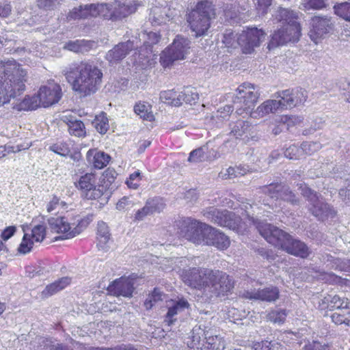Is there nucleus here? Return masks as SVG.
I'll return each instance as SVG.
<instances>
[{"instance_id": "nucleus-1", "label": "nucleus", "mask_w": 350, "mask_h": 350, "mask_svg": "<svg viewBox=\"0 0 350 350\" xmlns=\"http://www.w3.org/2000/svg\"><path fill=\"white\" fill-rule=\"evenodd\" d=\"M63 74L72 90L79 97H86L96 93L101 86L103 74L92 61L73 62L63 70Z\"/></svg>"}, {"instance_id": "nucleus-2", "label": "nucleus", "mask_w": 350, "mask_h": 350, "mask_svg": "<svg viewBox=\"0 0 350 350\" xmlns=\"http://www.w3.org/2000/svg\"><path fill=\"white\" fill-rule=\"evenodd\" d=\"M250 225H254L265 239L270 244L282 249L288 254L301 258H307L311 250L303 241L294 239L290 234L278 227L246 214Z\"/></svg>"}, {"instance_id": "nucleus-3", "label": "nucleus", "mask_w": 350, "mask_h": 350, "mask_svg": "<svg viewBox=\"0 0 350 350\" xmlns=\"http://www.w3.org/2000/svg\"><path fill=\"white\" fill-rule=\"evenodd\" d=\"M27 72L15 61L0 62V106L19 96L25 89Z\"/></svg>"}, {"instance_id": "nucleus-4", "label": "nucleus", "mask_w": 350, "mask_h": 350, "mask_svg": "<svg viewBox=\"0 0 350 350\" xmlns=\"http://www.w3.org/2000/svg\"><path fill=\"white\" fill-rule=\"evenodd\" d=\"M215 8L208 0L198 1L195 8L189 13L187 21L195 37L206 34L211 21L215 18Z\"/></svg>"}, {"instance_id": "nucleus-5", "label": "nucleus", "mask_w": 350, "mask_h": 350, "mask_svg": "<svg viewBox=\"0 0 350 350\" xmlns=\"http://www.w3.org/2000/svg\"><path fill=\"white\" fill-rule=\"evenodd\" d=\"M209 276L203 295H201L204 302L211 303L219 297H224L234 287L232 279L225 272L212 269Z\"/></svg>"}, {"instance_id": "nucleus-6", "label": "nucleus", "mask_w": 350, "mask_h": 350, "mask_svg": "<svg viewBox=\"0 0 350 350\" xmlns=\"http://www.w3.org/2000/svg\"><path fill=\"white\" fill-rule=\"evenodd\" d=\"M190 49V41L183 36H177L173 43L163 51L160 57L161 65L166 68L174 62L184 59Z\"/></svg>"}, {"instance_id": "nucleus-7", "label": "nucleus", "mask_w": 350, "mask_h": 350, "mask_svg": "<svg viewBox=\"0 0 350 350\" xmlns=\"http://www.w3.org/2000/svg\"><path fill=\"white\" fill-rule=\"evenodd\" d=\"M48 223L52 232L62 234L57 237L56 240L73 238L82 231L81 222L73 227L75 224H70L65 217H51L48 219Z\"/></svg>"}, {"instance_id": "nucleus-8", "label": "nucleus", "mask_w": 350, "mask_h": 350, "mask_svg": "<svg viewBox=\"0 0 350 350\" xmlns=\"http://www.w3.org/2000/svg\"><path fill=\"white\" fill-rule=\"evenodd\" d=\"M237 91L238 93L234 100V105L243 103L241 106L243 107V111H246L247 113H250L260 96L258 87L250 83H243L239 86Z\"/></svg>"}, {"instance_id": "nucleus-9", "label": "nucleus", "mask_w": 350, "mask_h": 350, "mask_svg": "<svg viewBox=\"0 0 350 350\" xmlns=\"http://www.w3.org/2000/svg\"><path fill=\"white\" fill-rule=\"evenodd\" d=\"M212 269L201 267H193L183 272V278L185 283L191 288L201 291L203 295L205 286L208 283L209 274Z\"/></svg>"}, {"instance_id": "nucleus-10", "label": "nucleus", "mask_w": 350, "mask_h": 350, "mask_svg": "<svg viewBox=\"0 0 350 350\" xmlns=\"http://www.w3.org/2000/svg\"><path fill=\"white\" fill-rule=\"evenodd\" d=\"M203 215L211 222L228 228H235L238 219L235 214L227 210H220L211 206L203 211Z\"/></svg>"}, {"instance_id": "nucleus-11", "label": "nucleus", "mask_w": 350, "mask_h": 350, "mask_svg": "<svg viewBox=\"0 0 350 350\" xmlns=\"http://www.w3.org/2000/svg\"><path fill=\"white\" fill-rule=\"evenodd\" d=\"M76 187L80 190L81 196L87 200H96L103 195V188L96 185V178L92 173L81 176Z\"/></svg>"}, {"instance_id": "nucleus-12", "label": "nucleus", "mask_w": 350, "mask_h": 350, "mask_svg": "<svg viewBox=\"0 0 350 350\" xmlns=\"http://www.w3.org/2000/svg\"><path fill=\"white\" fill-rule=\"evenodd\" d=\"M310 25L309 36L312 40L317 43L319 39L325 38L332 31L334 22L331 16L318 15L312 18Z\"/></svg>"}, {"instance_id": "nucleus-13", "label": "nucleus", "mask_w": 350, "mask_h": 350, "mask_svg": "<svg viewBox=\"0 0 350 350\" xmlns=\"http://www.w3.org/2000/svg\"><path fill=\"white\" fill-rule=\"evenodd\" d=\"M265 39V33L256 27L243 31L238 36V44L243 53H251Z\"/></svg>"}, {"instance_id": "nucleus-14", "label": "nucleus", "mask_w": 350, "mask_h": 350, "mask_svg": "<svg viewBox=\"0 0 350 350\" xmlns=\"http://www.w3.org/2000/svg\"><path fill=\"white\" fill-rule=\"evenodd\" d=\"M301 36V28L296 26H283L275 31L268 44L269 49L282 46L288 42H297Z\"/></svg>"}, {"instance_id": "nucleus-15", "label": "nucleus", "mask_w": 350, "mask_h": 350, "mask_svg": "<svg viewBox=\"0 0 350 350\" xmlns=\"http://www.w3.org/2000/svg\"><path fill=\"white\" fill-rule=\"evenodd\" d=\"M279 103H281V109H291L304 103L307 98V92L301 88L288 89L277 93Z\"/></svg>"}, {"instance_id": "nucleus-16", "label": "nucleus", "mask_w": 350, "mask_h": 350, "mask_svg": "<svg viewBox=\"0 0 350 350\" xmlns=\"http://www.w3.org/2000/svg\"><path fill=\"white\" fill-rule=\"evenodd\" d=\"M42 106L48 107L59 102L62 98V88L55 83L44 85L38 93Z\"/></svg>"}, {"instance_id": "nucleus-17", "label": "nucleus", "mask_w": 350, "mask_h": 350, "mask_svg": "<svg viewBox=\"0 0 350 350\" xmlns=\"http://www.w3.org/2000/svg\"><path fill=\"white\" fill-rule=\"evenodd\" d=\"M208 225L197 220L191 221L186 226L185 238L196 244H204Z\"/></svg>"}, {"instance_id": "nucleus-18", "label": "nucleus", "mask_w": 350, "mask_h": 350, "mask_svg": "<svg viewBox=\"0 0 350 350\" xmlns=\"http://www.w3.org/2000/svg\"><path fill=\"white\" fill-rule=\"evenodd\" d=\"M279 290L277 287L269 286L260 290H247L242 293V297L250 299L260 300L272 302L279 297Z\"/></svg>"}, {"instance_id": "nucleus-19", "label": "nucleus", "mask_w": 350, "mask_h": 350, "mask_svg": "<svg viewBox=\"0 0 350 350\" xmlns=\"http://www.w3.org/2000/svg\"><path fill=\"white\" fill-rule=\"evenodd\" d=\"M133 48V42H120L106 53L105 59L110 64H116L125 58Z\"/></svg>"}, {"instance_id": "nucleus-20", "label": "nucleus", "mask_w": 350, "mask_h": 350, "mask_svg": "<svg viewBox=\"0 0 350 350\" xmlns=\"http://www.w3.org/2000/svg\"><path fill=\"white\" fill-rule=\"evenodd\" d=\"M206 234L204 245H213L219 250H225L230 245L228 237L211 226L206 228Z\"/></svg>"}, {"instance_id": "nucleus-21", "label": "nucleus", "mask_w": 350, "mask_h": 350, "mask_svg": "<svg viewBox=\"0 0 350 350\" xmlns=\"http://www.w3.org/2000/svg\"><path fill=\"white\" fill-rule=\"evenodd\" d=\"M134 280L130 278H120L115 280L107 288L116 296L131 297L134 290Z\"/></svg>"}, {"instance_id": "nucleus-22", "label": "nucleus", "mask_w": 350, "mask_h": 350, "mask_svg": "<svg viewBox=\"0 0 350 350\" xmlns=\"http://www.w3.org/2000/svg\"><path fill=\"white\" fill-rule=\"evenodd\" d=\"M307 207L308 211L319 220H324L328 217H333L335 215L334 210L321 197L314 203L308 204Z\"/></svg>"}, {"instance_id": "nucleus-23", "label": "nucleus", "mask_w": 350, "mask_h": 350, "mask_svg": "<svg viewBox=\"0 0 350 350\" xmlns=\"http://www.w3.org/2000/svg\"><path fill=\"white\" fill-rule=\"evenodd\" d=\"M93 16H100L105 19L112 21L120 20L126 17V14L118 10L112 11L111 5L107 3L93 4Z\"/></svg>"}, {"instance_id": "nucleus-24", "label": "nucleus", "mask_w": 350, "mask_h": 350, "mask_svg": "<svg viewBox=\"0 0 350 350\" xmlns=\"http://www.w3.org/2000/svg\"><path fill=\"white\" fill-rule=\"evenodd\" d=\"M62 120L67 125L70 135L77 137H83L86 135L84 123L76 116L65 115L62 116Z\"/></svg>"}, {"instance_id": "nucleus-25", "label": "nucleus", "mask_w": 350, "mask_h": 350, "mask_svg": "<svg viewBox=\"0 0 350 350\" xmlns=\"http://www.w3.org/2000/svg\"><path fill=\"white\" fill-rule=\"evenodd\" d=\"M275 19L282 22L283 26H296L301 28L300 24L297 21L298 15L297 12L289 9L279 8L275 14Z\"/></svg>"}, {"instance_id": "nucleus-26", "label": "nucleus", "mask_w": 350, "mask_h": 350, "mask_svg": "<svg viewBox=\"0 0 350 350\" xmlns=\"http://www.w3.org/2000/svg\"><path fill=\"white\" fill-rule=\"evenodd\" d=\"M281 109V103L277 100H268L261 104L256 110L250 111V116L254 118H258L269 114L274 113Z\"/></svg>"}, {"instance_id": "nucleus-27", "label": "nucleus", "mask_w": 350, "mask_h": 350, "mask_svg": "<svg viewBox=\"0 0 350 350\" xmlns=\"http://www.w3.org/2000/svg\"><path fill=\"white\" fill-rule=\"evenodd\" d=\"M189 307V302L184 299H178V301L173 302L171 306H168V310L165 315V321L170 325L176 320L175 317Z\"/></svg>"}, {"instance_id": "nucleus-28", "label": "nucleus", "mask_w": 350, "mask_h": 350, "mask_svg": "<svg viewBox=\"0 0 350 350\" xmlns=\"http://www.w3.org/2000/svg\"><path fill=\"white\" fill-rule=\"evenodd\" d=\"M230 135L236 139H240L244 135L247 137V134L250 133L252 126L247 121L238 120L230 124Z\"/></svg>"}, {"instance_id": "nucleus-29", "label": "nucleus", "mask_w": 350, "mask_h": 350, "mask_svg": "<svg viewBox=\"0 0 350 350\" xmlns=\"http://www.w3.org/2000/svg\"><path fill=\"white\" fill-rule=\"evenodd\" d=\"M111 234L109 227L106 223L103 221H98L97 225V247L99 250H106L107 249V243L110 240Z\"/></svg>"}, {"instance_id": "nucleus-30", "label": "nucleus", "mask_w": 350, "mask_h": 350, "mask_svg": "<svg viewBox=\"0 0 350 350\" xmlns=\"http://www.w3.org/2000/svg\"><path fill=\"white\" fill-rule=\"evenodd\" d=\"M93 44L94 43L91 41L77 40L66 42L64 48L75 53L84 54L92 49Z\"/></svg>"}, {"instance_id": "nucleus-31", "label": "nucleus", "mask_w": 350, "mask_h": 350, "mask_svg": "<svg viewBox=\"0 0 350 350\" xmlns=\"http://www.w3.org/2000/svg\"><path fill=\"white\" fill-rule=\"evenodd\" d=\"M92 157V163L94 167L102 169L105 167L110 161V156L104 152H96L95 150H90L87 153V157L91 161Z\"/></svg>"}, {"instance_id": "nucleus-32", "label": "nucleus", "mask_w": 350, "mask_h": 350, "mask_svg": "<svg viewBox=\"0 0 350 350\" xmlns=\"http://www.w3.org/2000/svg\"><path fill=\"white\" fill-rule=\"evenodd\" d=\"M71 282V278L68 277H63L53 283L47 285L42 291L44 297L51 296L57 292L64 289Z\"/></svg>"}, {"instance_id": "nucleus-33", "label": "nucleus", "mask_w": 350, "mask_h": 350, "mask_svg": "<svg viewBox=\"0 0 350 350\" xmlns=\"http://www.w3.org/2000/svg\"><path fill=\"white\" fill-rule=\"evenodd\" d=\"M202 328L201 325L193 327L191 338L187 340V345L190 350H202V348H204L203 344H204V342L202 343Z\"/></svg>"}, {"instance_id": "nucleus-34", "label": "nucleus", "mask_w": 350, "mask_h": 350, "mask_svg": "<svg viewBox=\"0 0 350 350\" xmlns=\"http://www.w3.org/2000/svg\"><path fill=\"white\" fill-rule=\"evenodd\" d=\"M19 111L33 110L42 106L38 94L32 96H25L18 104H16Z\"/></svg>"}, {"instance_id": "nucleus-35", "label": "nucleus", "mask_w": 350, "mask_h": 350, "mask_svg": "<svg viewBox=\"0 0 350 350\" xmlns=\"http://www.w3.org/2000/svg\"><path fill=\"white\" fill-rule=\"evenodd\" d=\"M300 194L308 202V204L314 203L321 196L316 191L310 188L304 183L297 184Z\"/></svg>"}, {"instance_id": "nucleus-36", "label": "nucleus", "mask_w": 350, "mask_h": 350, "mask_svg": "<svg viewBox=\"0 0 350 350\" xmlns=\"http://www.w3.org/2000/svg\"><path fill=\"white\" fill-rule=\"evenodd\" d=\"M118 174L113 169L108 168L107 169L100 178L101 185L99 186L103 188V193L107 189H112V184L115 182Z\"/></svg>"}, {"instance_id": "nucleus-37", "label": "nucleus", "mask_w": 350, "mask_h": 350, "mask_svg": "<svg viewBox=\"0 0 350 350\" xmlns=\"http://www.w3.org/2000/svg\"><path fill=\"white\" fill-rule=\"evenodd\" d=\"M160 99L163 102L172 106L179 107L181 105V98L174 90L163 91L160 93Z\"/></svg>"}, {"instance_id": "nucleus-38", "label": "nucleus", "mask_w": 350, "mask_h": 350, "mask_svg": "<svg viewBox=\"0 0 350 350\" xmlns=\"http://www.w3.org/2000/svg\"><path fill=\"white\" fill-rule=\"evenodd\" d=\"M168 18L165 8L159 7L153 8L150 13L149 20L152 25L165 23Z\"/></svg>"}, {"instance_id": "nucleus-39", "label": "nucleus", "mask_w": 350, "mask_h": 350, "mask_svg": "<svg viewBox=\"0 0 350 350\" xmlns=\"http://www.w3.org/2000/svg\"><path fill=\"white\" fill-rule=\"evenodd\" d=\"M179 98H181V104L185 102L192 105L195 104L199 99V95L195 88L186 87L179 93Z\"/></svg>"}, {"instance_id": "nucleus-40", "label": "nucleus", "mask_w": 350, "mask_h": 350, "mask_svg": "<svg viewBox=\"0 0 350 350\" xmlns=\"http://www.w3.org/2000/svg\"><path fill=\"white\" fill-rule=\"evenodd\" d=\"M134 111L144 120L151 121L153 114L151 111V106L145 102H139L134 106Z\"/></svg>"}, {"instance_id": "nucleus-41", "label": "nucleus", "mask_w": 350, "mask_h": 350, "mask_svg": "<svg viewBox=\"0 0 350 350\" xmlns=\"http://www.w3.org/2000/svg\"><path fill=\"white\" fill-rule=\"evenodd\" d=\"M279 199L290 203L291 205L295 206L300 204V199L287 185H283Z\"/></svg>"}, {"instance_id": "nucleus-42", "label": "nucleus", "mask_w": 350, "mask_h": 350, "mask_svg": "<svg viewBox=\"0 0 350 350\" xmlns=\"http://www.w3.org/2000/svg\"><path fill=\"white\" fill-rule=\"evenodd\" d=\"M92 124L99 133H106L109 127L107 114L104 112H101L99 115L95 117L92 122Z\"/></svg>"}, {"instance_id": "nucleus-43", "label": "nucleus", "mask_w": 350, "mask_h": 350, "mask_svg": "<svg viewBox=\"0 0 350 350\" xmlns=\"http://www.w3.org/2000/svg\"><path fill=\"white\" fill-rule=\"evenodd\" d=\"M93 4L80 5L75 8L71 12V17L74 19L85 18L88 16H93Z\"/></svg>"}, {"instance_id": "nucleus-44", "label": "nucleus", "mask_w": 350, "mask_h": 350, "mask_svg": "<svg viewBox=\"0 0 350 350\" xmlns=\"http://www.w3.org/2000/svg\"><path fill=\"white\" fill-rule=\"evenodd\" d=\"M204 348L202 350H223L224 349V343L222 338L217 335L210 338L203 344Z\"/></svg>"}, {"instance_id": "nucleus-45", "label": "nucleus", "mask_w": 350, "mask_h": 350, "mask_svg": "<svg viewBox=\"0 0 350 350\" xmlns=\"http://www.w3.org/2000/svg\"><path fill=\"white\" fill-rule=\"evenodd\" d=\"M287 315L286 310L281 308H275L270 311L267 317V319L274 323L282 324Z\"/></svg>"}, {"instance_id": "nucleus-46", "label": "nucleus", "mask_w": 350, "mask_h": 350, "mask_svg": "<svg viewBox=\"0 0 350 350\" xmlns=\"http://www.w3.org/2000/svg\"><path fill=\"white\" fill-rule=\"evenodd\" d=\"M210 142H207L206 145L197 148L193 151H191L189 154V157L188 158V161L189 162H201L205 159V152L208 150L209 148Z\"/></svg>"}, {"instance_id": "nucleus-47", "label": "nucleus", "mask_w": 350, "mask_h": 350, "mask_svg": "<svg viewBox=\"0 0 350 350\" xmlns=\"http://www.w3.org/2000/svg\"><path fill=\"white\" fill-rule=\"evenodd\" d=\"M222 42L228 48H237L239 46L237 34L232 29H226L223 33Z\"/></svg>"}, {"instance_id": "nucleus-48", "label": "nucleus", "mask_w": 350, "mask_h": 350, "mask_svg": "<svg viewBox=\"0 0 350 350\" xmlns=\"http://www.w3.org/2000/svg\"><path fill=\"white\" fill-rule=\"evenodd\" d=\"M284 185L281 183H271L269 185L264 186L262 189V192L273 199H279L280 191Z\"/></svg>"}, {"instance_id": "nucleus-49", "label": "nucleus", "mask_w": 350, "mask_h": 350, "mask_svg": "<svg viewBox=\"0 0 350 350\" xmlns=\"http://www.w3.org/2000/svg\"><path fill=\"white\" fill-rule=\"evenodd\" d=\"M317 273H319V275H317L318 278L319 280H321L324 281L326 283L329 284H342L343 279L336 275V274L333 273H327L325 271H316Z\"/></svg>"}, {"instance_id": "nucleus-50", "label": "nucleus", "mask_w": 350, "mask_h": 350, "mask_svg": "<svg viewBox=\"0 0 350 350\" xmlns=\"http://www.w3.org/2000/svg\"><path fill=\"white\" fill-rule=\"evenodd\" d=\"M278 341H269L267 340L253 342L252 345V348L254 350H278Z\"/></svg>"}, {"instance_id": "nucleus-51", "label": "nucleus", "mask_w": 350, "mask_h": 350, "mask_svg": "<svg viewBox=\"0 0 350 350\" xmlns=\"http://www.w3.org/2000/svg\"><path fill=\"white\" fill-rule=\"evenodd\" d=\"M33 245V241L31 240L30 236L25 233L23 237L22 241L18 247V252L21 254H27L29 253Z\"/></svg>"}, {"instance_id": "nucleus-52", "label": "nucleus", "mask_w": 350, "mask_h": 350, "mask_svg": "<svg viewBox=\"0 0 350 350\" xmlns=\"http://www.w3.org/2000/svg\"><path fill=\"white\" fill-rule=\"evenodd\" d=\"M146 203L148 208H150L152 215L155 213H160L164 209L165 206V204L163 202V199L160 198L149 199L146 201Z\"/></svg>"}, {"instance_id": "nucleus-53", "label": "nucleus", "mask_w": 350, "mask_h": 350, "mask_svg": "<svg viewBox=\"0 0 350 350\" xmlns=\"http://www.w3.org/2000/svg\"><path fill=\"white\" fill-rule=\"evenodd\" d=\"M334 12L345 21H350V3H344L334 6Z\"/></svg>"}, {"instance_id": "nucleus-54", "label": "nucleus", "mask_w": 350, "mask_h": 350, "mask_svg": "<svg viewBox=\"0 0 350 350\" xmlns=\"http://www.w3.org/2000/svg\"><path fill=\"white\" fill-rule=\"evenodd\" d=\"M49 150L57 154L66 157L69 154L70 150L67 143L58 142L49 146Z\"/></svg>"}, {"instance_id": "nucleus-55", "label": "nucleus", "mask_w": 350, "mask_h": 350, "mask_svg": "<svg viewBox=\"0 0 350 350\" xmlns=\"http://www.w3.org/2000/svg\"><path fill=\"white\" fill-rule=\"evenodd\" d=\"M163 293L158 288H154L144 302L146 310H150L153 306L159 301L162 300Z\"/></svg>"}, {"instance_id": "nucleus-56", "label": "nucleus", "mask_w": 350, "mask_h": 350, "mask_svg": "<svg viewBox=\"0 0 350 350\" xmlns=\"http://www.w3.org/2000/svg\"><path fill=\"white\" fill-rule=\"evenodd\" d=\"M282 123L279 125L275 126L272 129V133L273 135H279L283 130L284 127H286V124L287 126H290L291 124H295L299 121V118L291 117V116H284L282 118Z\"/></svg>"}, {"instance_id": "nucleus-57", "label": "nucleus", "mask_w": 350, "mask_h": 350, "mask_svg": "<svg viewBox=\"0 0 350 350\" xmlns=\"http://www.w3.org/2000/svg\"><path fill=\"white\" fill-rule=\"evenodd\" d=\"M326 301L329 304V306L333 308H347L348 303L347 301L344 299V298H341L338 295H328L325 298Z\"/></svg>"}, {"instance_id": "nucleus-58", "label": "nucleus", "mask_w": 350, "mask_h": 350, "mask_svg": "<svg viewBox=\"0 0 350 350\" xmlns=\"http://www.w3.org/2000/svg\"><path fill=\"white\" fill-rule=\"evenodd\" d=\"M224 17L226 22L233 24L237 22L238 10L232 5H226L224 10Z\"/></svg>"}, {"instance_id": "nucleus-59", "label": "nucleus", "mask_w": 350, "mask_h": 350, "mask_svg": "<svg viewBox=\"0 0 350 350\" xmlns=\"http://www.w3.org/2000/svg\"><path fill=\"white\" fill-rule=\"evenodd\" d=\"M46 236V228L44 226L38 224L31 230V237L36 242H42Z\"/></svg>"}, {"instance_id": "nucleus-60", "label": "nucleus", "mask_w": 350, "mask_h": 350, "mask_svg": "<svg viewBox=\"0 0 350 350\" xmlns=\"http://www.w3.org/2000/svg\"><path fill=\"white\" fill-rule=\"evenodd\" d=\"M301 148L302 152H304L307 154H312L321 148V144L319 142H305L301 144Z\"/></svg>"}, {"instance_id": "nucleus-61", "label": "nucleus", "mask_w": 350, "mask_h": 350, "mask_svg": "<svg viewBox=\"0 0 350 350\" xmlns=\"http://www.w3.org/2000/svg\"><path fill=\"white\" fill-rule=\"evenodd\" d=\"M301 153V148H299L294 144L287 148L284 152V156L290 159H297Z\"/></svg>"}, {"instance_id": "nucleus-62", "label": "nucleus", "mask_w": 350, "mask_h": 350, "mask_svg": "<svg viewBox=\"0 0 350 350\" xmlns=\"http://www.w3.org/2000/svg\"><path fill=\"white\" fill-rule=\"evenodd\" d=\"M60 1L61 0H36L38 6L46 10H54L59 3Z\"/></svg>"}, {"instance_id": "nucleus-63", "label": "nucleus", "mask_w": 350, "mask_h": 350, "mask_svg": "<svg viewBox=\"0 0 350 350\" xmlns=\"http://www.w3.org/2000/svg\"><path fill=\"white\" fill-rule=\"evenodd\" d=\"M304 350H330L329 346L319 341L313 340L312 342H308L304 347Z\"/></svg>"}, {"instance_id": "nucleus-64", "label": "nucleus", "mask_w": 350, "mask_h": 350, "mask_svg": "<svg viewBox=\"0 0 350 350\" xmlns=\"http://www.w3.org/2000/svg\"><path fill=\"white\" fill-rule=\"evenodd\" d=\"M338 194L341 200L347 205L350 206V185L340 189Z\"/></svg>"}]
</instances>
